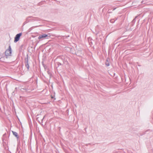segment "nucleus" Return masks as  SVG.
Segmentation results:
<instances>
[{"label": "nucleus", "instance_id": "f257e3e1", "mask_svg": "<svg viewBox=\"0 0 153 153\" xmlns=\"http://www.w3.org/2000/svg\"><path fill=\"white\" fill-rule=\"evenodd\" d=\"M11 48L10 45H9L8 49L6 50L5 52V55L7 56L6 58H7V56H11Z\"/></svg>", "mask_w": 153, "mask_h": 153}, {"label": "nucleus", "instance_id": "f03ea898", "mask_svg": "<svg viewBox=\"0 0 153 153\" xmlns=\"http://www.w3.org/2000/svg\"><path fill=\"white\" fill-rule=\"evenodd\" d=\"M22 35V33H20L16 35L14 38V42H16L19 41L20 39V38Z\"/></svg>", "mask_w": 153, "mask_h": 153}, {"label": "nucleus", "instance_id": "7ed1b4c3", "mask_svg": "<svg viewBox=\"0 0 153 153\" xmlns=\"http://www.w3.org/2000/svg\"><path fill=\"white\" fill-rule=\"evenodd\" d=\"M48 36V35L46 34H43L42 35H40L38 38L39 39L42 40Z\"/></svg>", "mask_w": 153, "mask_h": 153}, {"label": "nucleus", "instance_id": "20e7f679", "mask_svg": "<svg viewBox=\"0 0 153 153\" xmlns=\"http://www.w3.org/2000/svg\"><path fill=\"white\" fill-rule=\"evenodd\" d=\"M25 65L26 67L27 68V70H29V66L28 63V59L27 58H26L25 59Z\"/></svg>", "mask_w": 153, "mask_h": 153}, {"label": "nucleus", "instance_id": "39448f33", "mask_svg": "<svg viewBox=\"0 0 153 153\" xmlns=\"http://www.w3.org/2000/svg\"><path fill=\"white\" fill-rule=\"evenodd\" d=\"M12 133H13V135L14 136H15L17 138H19L18 134L16 132H15V131H12Z\"/></svg>", "mask_w": 153, "mask_h": 153}, {"label": "nucleus", "instance_id": "423d86ee", "mask_svg": "<svg viewBox=\"0 0 153 153\" xmlns=\"http://www.w3.org/2000/svg\"><path fill=\"white\" fill-rule=\"evenodd\" d=\"M117 19H111L110 20V21L111 23H114L115 21L117 20Z\"/></svg>", "mask_w": 153, "mask_h": 153}, {"label": "nucleus", "instance_id": "0eeeda50", "mask_svg": "<svg viewBox=\"0 0 153 153\" xmlns=\"http://www.w3.org/2000/svg\"><path fill=\"white\" fill-rule=\"evenodd\" d=\"M105 64V65L107 66H108L109 65V62L108 60V59H107Z\"/></svg>", "mask_w": 153, "mask_h": 153}, {"label": "nucleus", "instance_id": "6e6552de", "mask_svg": "<svg viewBox=\"0 0 153 153\" xmlns=\"http://www.w3.org/2000/svg\"><path fill=\"white\" fill-rule=\"evenodd\" d=\"M48 74L49 75L50 77H51V74L49 70H48L47 71Z\"/></svg>", "mask_w": 153, "mask_h": 153}, {"label": "nucleus", "instance_id": "1a4fd4ad", "mask_svg": "<svg viewBox=\"0 0 153 153\" xmlns=\"http://www.w3.org/2000/svg\"><path fill=\"white\" fill-rule=\"evenodd\" d=\"M116 8H114L113 9V10H114L116 9Z\"/></svg>", "mask_w": 153, "mask_h": 153}]
</instances>
